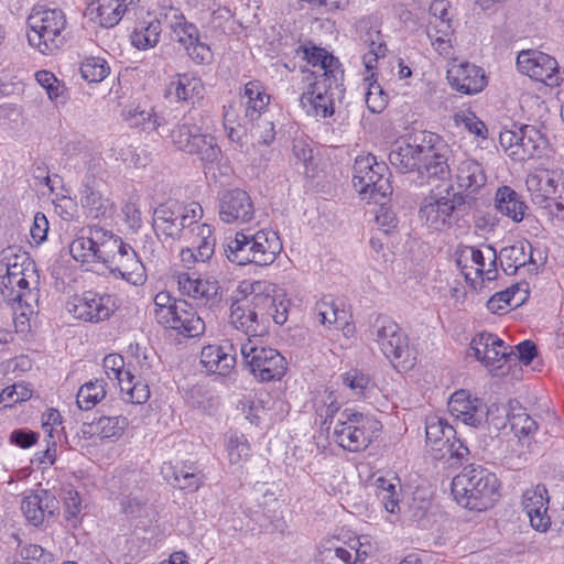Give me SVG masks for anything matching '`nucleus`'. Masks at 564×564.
<instances>
[{"label": "nucleus", "mask_w": 564, "mask_h": 564, "mask_svg": "<svg viewBox=\"0 0 564 564\" xmlns=\"http://www.w3.org/2000/svg\"><path fill=\"white\" fill-rule=\"evenodd\" d=\"M499 488L497 476L480 465L465 467L452 480L455 500L470 510H486L492 506Z\"/></svg>", "instance_id": "f257e3e1"}, {"label": "nucleus", "mask_w": 564, "mask_h": 564, "mask_svg": "<svg viewBox=\"0 0 564 564\" xmlns=\"http://www.w3.org/2000/svg\"><path fill=\"white\" fill-rule=\"evenodd\" d=\"M469 209L467 196L456 192L453 184H448L431 189L421 204L419 217L427 228L441 231L457 224Z\"/></svg>", "instance_id": "f03ea898"}, {"label": "nucleus", "mask_w": 564, "mask_h": 564, "mask_svg": "<svg viewBox=\"0 0 564 564\" xmlns=\"http://www.w3.org/2000/svg\"><path fill=\"white\" fill-rule=\"evenodd\" d=\"M26 24L29 44L42 54H52L63 45L66 19L62 10L34 8Z\"/></svg>", "instance_id": "7ed1b4c3"}, {"label": "nucleus", "mask_w": 564, "mask_h": 564, "mask_svg": "<svg viewBox=\"0 0 564 564\" xmlns=\"http://www.w3.org/2000/svg\"><path fill=\"white\" fill-rule=\"evenodd\" d=\"M381 430L375 417L346 409L334 429L337 444L349 452H360L368 447L372 438Z\"/></svg>", "instance_id": "20e7f679"}, {"label": "nucleus", "mask_w": 564, "mask_h": 564, "mask_svg": "<svg viewBox=\"0 0 564 564\" xmlns=\"http://www.w3.org/2000/svg\"><path fill=\"white\" fill-rule=\"evenodd\" d=\"M352 185L356 191L375 203H379V198H386L392 194V186L389 177L384 173L388 166L383 162H377L372 154L357 156L354 163Z\"/></svg>", "instance_id": "39448f33"}, {"label": "nucleus", "mask_w": 564, "mask_h": 564, "mask_svg": "<svg viewBox=\"0 0 564 564\" xmlns=\"http://www.w3.org/2000/svg\"><path fill=\"white\" fill-rule=\"evenodd\" d=\"M371 336L382 354L394 362L395 367L409 369L413 366L415 358L409 347L408 336L397 323L387 317L377 318L371 328Z\"/></svg>", "instance_id": "423d86ee"}, {"label": "nucleus", "mask_w": 564, "mask_h": 564, "mask_svg": "<svg viewBox=\"0 0 564 564\" xmlns=\"http://www.w3.org/2000/svg\"><path fill=\"white\" fill-rule=\"evenodd\" d=\"M240 352L250 372L261 382L280 380L286 371L285 358L276 349L257 346L248 339L241 344Z\"/></svg>", "instance_id": "0eeeda50"}, {"label": "nucleus", "mask_w": 564, "mask_h": 564, "mask_svg": "<svg viewBox=\"0 0 564 564\" xmlns=\"http://www.w3.org/2000/svg\"><path fill=\"white\" fill-rule=\"evenodd\" d=\"M115 300L109 294L86 291L67 303V310L78 319L98 323L108 319L115 312Z\"/></svg>", "instance_id": "6e6552de"}, {"label": "nucleus", "mask_w": 564, "mask_h": 564, "mask_svg": "<svg viewBox=\"0 0 564 564\" xmlns=\"http://www.w3.org/2000/svg\"><path fill=\"white\" fill-rule=\"evenodd\" d=\"M422 135H403L397 139L391 147L389 161L401 173L419 171L427 145H423Z\"/></svg>", "instance_id": "1a4fd4ad"}, {"label": "nucleus", "mask_w": 564, "mask_h": 564, "mask_svg": "<svg viewBox=\"0 0 564 564\" xmlns=\"http://www.w3.org/2000/svg\"><path fill=\"white\" fill-rule=\"evenodd\" d=\"M341 84L338 82L336 88L333 79L318 78L311 84L310 89L301 96V106L308 115L321 118L329 117L334 113V94L335 90L341 93Z\"/></svg>", "instance_id": "9d476101"}, {"label": "nucleus", "mask_w": 564, "mask_h": 564, "mask_svg": "<svg viewBox=\"0 0 564 564\" xmlns=\"http://www.w3.org/2000/svg\"><path fill=\"white\" fill-rule=\"evenodd\" d=\"M219 218L226 224H245L254 215V206L250 195L240 188H231L219 197Z\"/></svg>", "instance_id": "9b49d317"}, {"label": "nucleus", "mask_w": 564, "mask_h": 564, "mask_svg": "<svg viewBox=\"0 0 564 564\" xmlns=\"http://www.w3.org/2000/svg\"><path fill=\"white\" fill-rule=\"evenodd\" d=\"M470 349L477 360L484 364L490 371L499 369L496 362L511 361L513 351L510 346L491 333H480L470 343Z\"/></svg>", "instance_id": "f8f14e48"}, {"label": "nucleus", "mask_w": 564, "mask_h": 564, "mask_svg": "<svg viewBox=\"0 0 564 564\" xmlns=\"http://www.w3.org/2000/svg\"><path fill=\"white\" fill-rule=\"evenodd\" d=\"M550 496L543 484L527 489L522 495V507L529 517L531 527L539 532H546L551 527L549 516Z\"/></svg>", "instance_id": "ddd939ff"}, {"label": "nucleus", "mask_w": 564, "mask_h": 564, "mask_svg": "<svg viewBox=\"0 0 564 564\" xmlns=\"http://www.w3.org/2000/svg\"><path fill=\"white\" fill-rule=\"evenodd\" d=\"M161 325L186 337H198L205 332V322L192 304L181 300Z\"/></svg>", "instance_id": "4468645a"}, {"label": "nucleus", "mask_w": 564, "mask_h": 564, "mask_svg": "<svg viewBox=\"0 0 564 564\" xmlns=\"http://www.w3.org/2000/svg\"><path fill=\"white\" fill-rule=\"evenodd\" d=\"M178 290L183 295H187L202 304L213 307L219 300V283L214 279H202L195 276V273H180L177 275Z\"/></svg>", "instance_id": "2eb2a0df"}, {"label": "nucleus", "mask_w": 564, "mask_h": 564, "mask_svg": "<svg viewBox=\"0 0 564 564\" xmlns=\"http://www.w3.org/2000/svg\"><path fill=\"white\" fill-rule=\"evenodd\" d=\"M518 69L535 80L546 83L557 73V62L554 57L539 51H521L517 57Z\"/></svg>", "instance_id": "dca6fc26"}, {"label": "nucleus", "mask_w": 564, "mask_h": 564, "mask_svg": "<svg viewBox=\"0 0 564 564\" xmlns=\"http://www.w3.org/2000/svg\"><path fill=\"white\" fill-rule=\"evenodd\" d=\"M58 509V500L45 489L31 492L21 502V511L28 522L34 527L42 524L45 518L54 517Z\"/></svg>", "instance_id": "f3484780"}, {"label": "nucleus", "mask_w": 564, "mask_h": 564, "mask_svg": "<svg viewBox=\"0 0 564 564\" xmlns=\"http://www.w3.org/2000/svg\"><path fill=\"white\" fill-rule=\"evenodd\" d=\"M562 173L551 170H541L527 176L525 185L531 195V200L536 206H545L557 194L562 181Z\"/></svg>", "instance_id": "a211bd4d"}, {"label": "nucleus", "mask_w": 564, "mask_h": 564, "mask_svg": "<svg viewBox=\"0 0 564 564\" xmlns=\"http://www.w3.org/2000/svg\"><path fill=\"white\" fill-rule=\"evenodd\" d=\"M451 86L465 95H474L481 91L487 85L484 70L469 63L453 66L447 72Z\"/></svg>", "instance_id": "6ab92c4d"}, {"label": "nucleus", "mask_w": 564, "mask_h": 564, "mask_svg": "<svg viewBox=\"0 0 564 564\" xmlns=\"http://www.w3.org/2000/svg\"><path fill=\"white\" fill-rule=\"evenodd\" d=\"M89 237H78L69 246V252L76 261L83 263L99 261L104 263L107 259L100 253L104 249V240L107 232L101 228H90Z\"/></svg>", "instance_id": "aec40b11"}, {"label": "nucleus", "mask_w": 564, "mask_h": 564, "mask_svg": "<svg viewBox=\"0 0 564 564\" xmlns=\"http://www.w3.org/2000/svg\"><path fill=\"white\" fill-rule=\"evenodd\" d=\"M200 364L209 373L227 376L236 365V350L234 345L205 346L200 351Z\"/></svg>", "instance_id": "412c9836"}, {"label": "nucleus", "mask_w": 564, "mask_h": 564, "mask_svg": "<svg viewBox=\"0 0 564 564\" xmlns=\"http://www.w3.org/2000/svg\"><path fill=\"white\" fill-rule=\"evenodd\" d=\"M448 409L457 420L473 427L481 426L494 414V411H499L498 404L492 403L487 406L477 398L460 403L448 402Z\"/></svg>", "instance_id": "4be33fe9"}, {"label": "nucleus", "mask_w": 564, "mask_h": 564, "mask_svg": "<svg viewBox=\"0 0 564 564\" xmlns=\"http://www.w3.org/2000/svg\"><path fill=\"white\" fill-rule=\"evenodd\" d=\"M499 261L506 274L512 275L525 265H532L536 270V261L533 258V247L528 240L518 241L499 251Z\"/></svg>", "instance_id": "5701e85b"}, {"label": "nucleus", "mask_w": 564, "mask_h": 564, "mask_svg": "<svg viewBox=\"0 0 564 564\" xmlns=\"http://www.w3.org/2000/svg\"><path fill=\"white\" fill-rule=\"evenodd\" d=\"M303 52V57L313 66H318L321 73L317 75L313 73L315 76V80L318 78H329L333 79L336 88L338 87V82L343 79V70L339 69V61L329 54L326 50L316 47V46H301Z\"/></svg>", "instance_id": "b1692460"}, {"label": "nucleus", "mask_w": 564, "mask_h": 564, "mask_svg": "<svg viewBox=\"0 0 564 564\" xmlns=\"http://www.w3.org/2000/svg\"><path fill=\"white\" fill-rule=\"evenodd\" d=\"M162 474L170 485L180 490L194 492L203 484V475L198 467L193 464H183L182 466L167 464L163 466Z\"/></svg>", "instance_id": "393cba45"}, {"label": "nucleus", "mask_w": 564, "mask_h": 564, "mask_svg": "<svg viewBox=\"0 0 564 564\" xmlns=\"http://www.w3.org/2000/svg\"><path fill=\"white\" fill-rule=\"evenodd\" d=\"M10 274L13 278L28 276L34 284H39L35 263L24 252L18 254L13 248H8L0 253V275Z\"/></svg>", "instance_id": "a878e982"}, {"label": "nucleus", "mask_w": 564, "mask_h": 564, "mask_svg": "<svg viewBox=\"0 0 564 564\" xmlns=\"http://www.w3.org/2000/svg\"><path fill=\"white\" fill-rule=\"evenodd\" d=\"M251 248L254 250V264L269 265L274 262L282 251V242L274 231L259 230L250 234Z\"/></svg>", "instance_id": "bb28decb"}, {"label": "nucleus", "mask_w": 564, "mask_h": 564, "mask_svg": "<svg viewBox=\"0 0 564 564\" xmlns=\"http://www.w3.org/2000/svg\"><path fill=\"white\" fill-rule=\"evenodd\" d=\"M448 152L446 147H443L442 151L435 145H427L419 173L426 175L427 178L449 180L452 174L448 164Z\"/></svg>", "instance_id": "cd10ccee"}, {"label": "nucleus", "mask_w": 564, "mask_h": 564, "mask_svg": "<svg viewBox=\"0 0 564 564\" xmlns=\"http://www.w3.org/2000/svg\"><path fill=\"white\" fill-rule=\"evenodd\" d=\"M176 203L160 204L153 213V228L158 237L178 239L183 232V225L176 216Z\"/></svg>", "instance_id": "c85d7f7f"}, {"label": "nucleus", "mask_w": 564, "mask_h": 564, "mask_svg": "<svg viewBox=\"0 0 564 564\" xmlns=\"http://www.w3.org/2000/svg\"><path fill=\"white\" fill-rule=\"evenodd\" d=\"M495 206L502 215L511 218L514 223L522 221L528 210L525 202L510 186H501L497 189Z\"/></svg>", "instance_id": "c756f323"}, {"label": "nucleus", "mask_w": 564, "mask_h": 564, "mask_svg": "<svg viewBox=\"0 0 564 564\" xmlns=\"http://www.w3.org/2000/svg\"><path fill=\"white\" fill-rule=\"evenodd\" d=\"M230 323L248 337L258 336L264 329V326L257 318V314L247 307V302L235 301L230 306Z\"/></svg>", "instance_id": "7c9ffc66"}, {"label": "nucleus", "mask_w": 564, "mask_h": 564, "mask_svg": "<svg viewBox=\"0 0 564 564\" xmlns=\"http://www.w3.org/2000/svg\"><path fill=\"white\" fill-rule=\"evenodd\" d=\"M224 251L227 259L238 265L254 264V250L251 248L249 232L239 231L235 237H228L224 245Z\"/></svg>", "instance_id": "2f4dec72"}, {"label": "nucleus", "mask_w": 564, "mask_h": 564, "mask_svg": "<svg viewBox=\"0 0 564 564\" xmlns=\"http://www.w3.org/2000/svg\"><path fill=\"white\" fill-rule=\"evenodd\" d=\"M518 142L512 160L525 161L533 158L544 143L541 132L531 124H524L517 129Z\"/></svg>", "instance_id": "473e14b6"}, {"label": "nucleus", "mask_w": 564, "mask_h": 564, "mask_svg": "<svg viewBox=\"0 0 564 564\" xmlns=\"http://www.w3.org/2000/svg\"><path fill=\"white\" fill-rule=\"evenodd\" d=\"M529 296V284L527 282H520L511 285L505 291L495 293L487 301V308L491 313H498L503 310L506 305L519 306L525 302Z\"/></svg>", "instance_id": "72a5a7b5"}, {"label": "nucleus", "mask_w": 564, "mask_h": 564, "mask_svg": "<svg viewBox=\"0 0 564 564\" xmlns=\"http://www.w3.org/2000/svg\"><path fill=\"white\" fill-rule=\"evenodd\" d=\"M100 253L107 259V261H104L107 269L113 268L116 258L117 260H123L124 257H128V260H130V262L135 267H141V261L131 246L113 235H109L105 238L104 249Z\"/></svg>", "instance_id": "f704fd0d"}, {"label": "nucleus", "mask_w": 564, "mask_h": 564, "mask_svg": "<svg viewBox=\"0 0 564 564\" xmlns=\"http://www.w3.org/2000/svg\"><path fill=\"white\" fill-rule=\"evenodd\" d=\"M457 183L460 188L476 192L486 184L487 177L480 163L473 159L463 160L457 167Z\"/></svg>", "instance_id": "c9c22d12"}, {"label": "nucleus", "mask_w": 564, "mask_h": 564, "mask_svg": "<svg viewBox=\"0 0 564 564\" xmlns=\"http://www.w3.org/2000/svg\"><path fill=\"white\" fill-rule=\"evenodd\" d=\"M21 281L25 282L24 276L13 278L10 274L0 275L1 294L10 304H18L20 307L25 306L32 308V304L39 300L37 291H24V293H15V285Z\"/></svg>", "instance_id": "e433bc0d"}, {"label": "nucleus", "mask_w": 564, "mask_h": 564, "mask_svg": "<svg viewBox=\"0 0 564 564\" xmlns=\"http://www.w3.org/2000/svg\"><path fill=\"white\" fill-rule=\"evenodd\" d=\"M261 285V282L253 283L251 293L241 301L247 302V307L257 314V318L264 326L270 318L271 311L275 307V299L262 292Z\"/></svg>", "instance_id": "4c0bfd02"}, {"label": "nucleus", "mask_w": 564, "mask_h": 564, "mask_svg": "<svg viewBox=\"0 0 564 564\" xmlns=\"http://www.w3.org/2000/svg\"><path fill=\"white\" fill-rule=\"evenodd\" d=\"M123 120L131 128H140L143 131H156L164 135V120L152 111L140 110L139 107L122 111Z\"/></svg>", "instance_id": "58836bf2"}, {"label": "nucleus", "mask_w": 564, "mask_h": 564, "mask_svg": "<svg viewBox=\"0 0 564 564\" xmlns=\"http://www.w3.org/2000/svg\"><path fill=\"white\" fill-rule=\"evenodd\" d=\"M186 153L195 154L206 163H214L221 156V150L215 138L210 134L200 133V129L193 138Z\"/></svg>", "instance_id": "ea45409f"}, {"label": "nucleus", "mask_w": 564, "mask_h": 564, "mask_svg": "<svg viewBox=\"0 0 564 564\" xmlns=\"http://www.w3.org/2000/svg\"><path fill=\"white\" fill-rule=\"evenodd\" d=\"M161 31L160 21L143 22L131 34V43L138 50L154 47L159 43Z\"/></svg>", "instance_id": "a19ab883"}, {"label": "nucleus", "mask_w": 564, "mask_h": 564, "mask_svg": "<svg viewBox=\"0 0 564 564\" xmlns=\"http://www.w3.org/2000/svg\"><path fill=\"white\" fill-rule=\"evenodd\" d=\"M344 546L323 547L317 557L318 564H365L359 552Z\"/></svg>", "instance_id": "79ce46f5"}, {"label": "nucleus", "mask_w": 564, "mask_h": 564, "mask_svg": "<svg viewBox=\"0 0 564 564\" xmlns=\"http://www.w3.org/2000/svg\"><path fill=\"white\" fill-rule=\"evenodd\" d=\"M191 231L195 235L196 257L200 262H206L215 251L216 238L213 235V229L207 224H200L192 228Z\"/></svg>", "instance_id": "37998d69"}, {"label": "nucleus", "mask_w": 564, "mask_h": 564, "mask_svg": "<svg viewBox=\"0 0 564 564\" xmlns=\"http://www.w3.org/2000/svg\"><path fill=\"white\" fill-rule=\"evenodd\" d=\"M426 34L436 51L445 55L449 53V50L452 48L451 36L453 34L452 25L449 23L444 20L431 21Z\"/></svg>", "instance_id": "c03bdc74"}, {"label": "nucleus", "mask_w": 564, "mask_h": 564, "mask_svg": "<svg viewBox=\"0 0 564 564\" xmlns=\"http://www.w3.org/2000/svg\"><path fill=\"white\" fill-rule=\"evenodd\" d=\"M202 89L200 80L192 76L191 74H178L177 80H172L167 87L166 94L169 96L174 95L176 100H188L194 96L198 95Z\"/></svg>", "instance_id": "a18cd8bd"}, {"label": "nucleus", "mask_w": 564, "mask_h": 564, "mask_svg": "<svg viewBox=\"0 0 564 564\" xmlns=\"http://www.w3.org/2000/svg\"><path fill=\"white\" fill-rule=\"evenodd\" d=\"M106 395L102 380L88 381L83 384L76 395V403L80 410L88 411L100 402Z\"/></svg>", "instance_id": "49530a36"}, {"label": "nucleus", "mask_w": 564, "mask_h": 564, "mask_svg": "<svg viewBox=\"0 0 564 564\" xmlns=\"http://www.w3.org/2000/svg\"><path fill=\"white\" fill-rule=\"evenodd\" d=\"M119 386L121 392H124L129 397V401L135 404H142L150 398L149 386L140 380H135V377L131 371L124 373V378H119Z\"/></svg>", "instance_id": "de8ad7c7"}, {"label": "nucleus", "mask_w": 564, "mask_h": 564, "mask_svg": "<svg viewBox=\"0 0 564 564\" xmlns=\"http://www.w3.org/2000/svg\"><path fill=\"white\" fill-rule=\"evenodd\" d=\"M426 440L433 445H437L445 440V443H449L452 438H455L456 431L448 424L445 419L432 417L426 422L425 426Z\"/></svg>", "instance_id": "09e8293b"}, {"label": "nucleus", "mask_w": 564, "mask_h": 564, "mask_svg": "<svg viewBox=\"0 0 564 564\" xmlns=\"http://www.w3.org/2000/svg\"><path fill=\"white\" fill-rule=\"evenodd\" d=\"M127 426L128 420L122 415H101L96 420V431L101 438L118 440Z\"/></svg>", "instance_id": "8fccbe9b"}, {"label": "nucleus", "mask_w": 564, "mask_h": 564, "mask_svg": "<svg viewBox=\"0 0 564 564\" xmlns=\"http://www.w3.org/2000/svg\"><path fill=\"white\" fill-rule=\"evenodd\" d=\"M164 126L166 123L164 122ZM199 128L196 124H192L187 121L178 124L173 130L164 127V134L169 133L173 144L181 151L187 152L189 144L192 143L193 138L197 133Z\"/></svg>", "instance_id": "3c124183"}, {"label": "nucleus", "mask_w": 564, "mask_h": 564, "mask_svg": "<svg viewBox=\"0 0 564 564\" xmlns=\"http://www.w3.org/2000/svg\"><path fill=\"white\" fill-rule=\"evenodd\" d=\"M82 77L89 83H99L109 74L106 61L99 57H88L80 65Z\"/></svg>", "instance_id": "603ef678"}, {"label": "nucleus", "mask_w": 564, "mask_h": 564, "mask_svg": "<svg viewBox=\"0 0 564 564\" xmlns=\"http://www.w3.org/2000/svg\"><path fill=\"white\" fill-rule=\"evenodd\" d=\"M249 133L259 144L268 145L275 138L274 123L271 116L248 122Z\"/></svg>", "instance_id": "864d4df0"}, {"label": "nucleus", "mask_w": 564, "mask_h": 564, "mask_svg": "<svg viewBox=\"0 0 564 564\" xmlns=\"http://www.w3.org/2000/svg\"><path fill=\"white\" fill-rule=\"evenodd\" d=\"M181 300L174 299L166 291L159 292L153 299V315L156 322L161 325L162 323H166L167 315L174 308V305L177 304Z\"/></svg>", "instance_id": "5fc2aeb1"}, {"label": "nucleus", "mask_w": 564, "mask_h": 564, "mask_svg": "<svg viewBox=\"0 0 564 564\" xmlns=\"http://www.w3.org/2000/svg\"><path fill=\"white\" fill-rule=\"evenodd\" d=\"M366 104L372 113H380L386 108L388 104V95L377 82L368 84Z\"/></svg>", "instance_id": "6e6d98bb"}, {"label": "nucleus", "mask_w": 564, "mask_h": 564, "mask_svg": "<svg viewBox=\"0 0 564 564\" xmlns=\"http://www.w3.org/2000/svg\"><path fill=\"white\" fill-rule=\"evenodd\" d=\"M343 383L351 389L355 394L361 395L371 383V378L359 369H350L343 375Z\"/></svg>", "instance_id": "4d7b16f0"}, {"label": "nucleus", "mask_w": 564, "mask_h": 564, "mask_svg": "<svg viewBox=\"0 0 564 564\" xmlns=\"http://www.w3.org/2000/svg\"><path fill=\"white\" fill-rule=\"evenodd\" d=\"M269 102H270L269 95L262 96V97L253 99L251 101H247L246 107H245V117H243L245 124H248V122L261 119L265 116H269L270 113L267 109Z\"/></svg>", "instance_id": "13d9d810"}, {"label": "nucleus", "mask_w": 564, "mask_h": 564, "mask_svg": "<svg viewBox=\"0 0 564 564\" xmlns=\"http://www.w3.org/2000/svg\"><path fill=\"white\" fill-rule=\"evenodd\" d=\"M454 120L456 123H463L470 133L482 139L487 138L488 129L486 124L474 112H457Z\"/></svg>", "instance_id": "bf43d9fd"}, {"label": "nucleus", "mask_w": 564, "mask_h": 564, "mask_svg": "<svg viewBox=\"0 0 564 564\" xmlns=\"http://www.w3.org/2000/svg\"><path fill=\"white\" fill-rule=\"evenodd\" d=\"M198 37L196 26L187 22H177L172 25V39L182 44L185 48L194 44V40Z\"/></svg>", "instance_id": "052dcab7"}, {"label": "nucleus", "mask_w": 564, "mask_h": 564, "mask_svg": "<svg viewBox=\"0 0 564 564\" xmlns=\"http://www.w3.org/2000/svg\"><path fill=\"white\" fill-rule=\"evenodd\" d=\"M64 517L68 522H72L73 525H76L78 522V514L80 512L82 502L79 495L74 489H68L64 491Z\"/></svg>", "instance_id": "680f3d73"}, {"label": "nucleus", "mask_w": 564, "mask_h": 564, "mask_svg": "<svg viewBox=\"0 0 564 564\" xmlns=\"http://www.w3.org/2000/svg\"><path fill=\"white\" fill-rule=\"evenodd\" d=\"M234 119L235 112H232L230 109L226 110L224 115V127L227 131L229 140L242 147L249 128H247V124L245 123H238L237 127L231 126L235 121Z\"/></svg>", "instance_id": "e2e57ef3"}, {"label": "nucleus", "mask_w": 564, "mask_h": 564, "mask_svg": "<svg viewBox=\"0 0 564 564\" xmlns=\"http://www.w3.org/2000/svg\"><path fill=\"white\" fill-rule=\"evenodd\" d=\"M143 268V264L141 263V267H135L128 260V257H124L123 260H115L113 268L109 269L112 273L118 271L123 278H126L128 281L133 282L134 284H138L142 281V273L141 269Z\"/></svg>", "instance_id": "0e129e2a"}, {"label": "nucleus", "mask_w": 564, "mask_h": 564, "mask_svg": "<svg viewBox=\"0 0 564 564\" xmlns=\"http://www.w3.org/2000/svg\"><path fill=\"white\" fill-rule=\"evenodd\" d=\"M21 557L30 564H52V554L36 544L24 546L21 550Z\"/></svg>", "instance_id": "69168bd1"}, {"label": "nucleus", "mask_w": 564, "mask_h": 564, "mask_svg": "<svg viewBox=\"0 0 564 564\" xmlns=\"http://www.w3.org/2000/svg\"><path fill=\"white\" fill-rule=\"evenodd\" d=\"M124 10L126 9L124 8L122 9L121 4H117V7L111 9V10H109L108 7H106L104 4H100L97 8V12H98L97 15L99 18L100 26H102V28H112L116 24H118V22L122 18V13L124 12Z\"/></svg>", "instance_id": "338daca9"}, {"label": "nucleus", "mask_w": 564, "mask_h": 564, "mask_svg": "<svg viewBox=\"0 0 564 564\" xmlns=\"http://www.w3.org/2000/svg\"><path fill=\"white\" fill-rule=\"evenodd\" d=\"M124 361L121 355L110 354L104 358V368L110 379H123L128 370H123Z\"/></svg>", "instance_id": "774afa93"}]
</instances>
